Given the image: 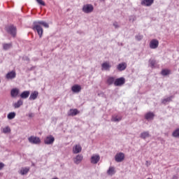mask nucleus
I'll list each match as a JSON object with an SVG mask.
<instances>
[{
	"instance_id": "obj_10",
	"label": "nucleus",
	"mask_w": 179,
	"mask_h": 179,
	"mask_svg": "<svg viewBox=\"0 0 179 179\" xmlns=\"http://www.w3.org/2000/svg\"><path fill=\"white\" fill-rule=\"evenodd\" d=\"M159 47V41L156 39H152L150 43V48L155 50Z\"/></svg>"
},
{
	"instance_id": "obj_42",
	"label": "nucleus",
	"mask_w": 179,
	"mask_h": 179,
	"mask_svg": "<svg viewBox=\"0 0 179 179\" xmlns=\"http://www.w3.org/2000/svg\"><path fill=\"white\" fill-rule=\"evenodd\" d=\"M29 117L31 118L32 117H34V115L33 113H29Z\"/></svg>"
},
{
	"instance_id": "obj_4",
	"label": "nucleus",
	"mask_w": 179,
	"mask_h": 179,
	"mask_svg": "<svg viewBox=\"0 0 179 179\" xmlns=\"http://www.w3.org/2000/svg\"><path fill=\"white\" fill-rule=\"evenodd\" d=\"M114 85L115 86H122V85H125V78L124 77H121L115 79Z\"/></svg>"
},
{
	"instance_id": "obj_29",
	"label": "nucleus",
	"mask_w": 179,
	"mask_h": 179,
	"mask_svg": "<svg viewBox=\"0 0 179 179\" xmlns=\"http://www.w3.org/2000/svg\"><path fill=\"white\" fill-rule=\"evenodd\" d=\"M15 117H16V113H15V112H10L7 115V118L8 120H13V118H15Z\"/></svg>"
},
{
	"instance_id": "obj_21",
	"label": "nucleus",
	"mask_w": 179,
	"mask_h": 179,
	"mask_svg": "<svg viewBox=\"0 0 179 179\" xmlns=\"http://www.w3.org/2000/svg\"><path fill=\"white\" fill-rule=\"evenodd\" d=\"M173 99H174V96H171L167 98H164V99H162V104H166V103H170V101H171L173 100Z\"/></svg>"
},
{
	"instance_id": "obj_25",
	"label": "nucleus",
	"mask_w": 179,
	"mask_h": 179,
	"mask_svg": "<svg viewBox=\"0 0 179 179\" xmlns=\"http://www.w3.org/2000/svg\"><path fill=\"white\" fill-rule=\"evenodd\" d=\"M107 174H108V176H114V174H115V168L113 166L109 167L107 171Z\"/></svg>"
},
{
	"instance_id": "obj_44",
	"label": "nucleus",
	"mask_w": 179,
	"mask_h": 179,
	"mask_svg": "<svg viewBox=\"0 0 179 179\" xmlns=\"http://www.w3.org/2000/svg\"><path fill=\"white\" fill-rule=\"evenodd\" d=\"M101 1H105V0H101Z\"/></svg>"
},
{
	"instance_id": "obj_34",
	"label": "nucleus",
	"mask_w": 179,
	"mask_h": 179,
	"mask_svg": "<svg viewBox=\"0 0 179 179\" xmlns=\"http://www.w3.org/2000/svg\"><path fill=\"white\" fill-rule=\"evenodd\" d=\"M122 118L121 117H112V121L113 122H120Z\"/></svg>"
},
{
	"instance_id": "obj_5",
	"label": "nucleus",
	"mask_w": 179,
	"mask_h": 179,
	"mask_svg": "<svg viewBox=\"0 0 179 179\" xmlns=\"http://www.w3.org/2000/svg\"><path fill=\"white\" fill-rule=\"evenodd\" d=\"M124 159H125V155L122 152L117 153L115 156V160L117 163H121Z\"/></svg>"
},
{
	"instance_id": "obj_23",
	"label": "nucleus",
	"mask_w": 179,
	"mask_h": 179,
	"mask_svg": "<svg viewBox=\"0 0 179 179\" xmlns=\"http://www.w3.org/2000/svg\"><path fill=\"white\" fill-rule=\"evenodd\" d=\"M114 82H115V77H108V79H107V84L109 85V86H111V85L114 84Z\"/></svg>"
},
{
	"instance_id": "obj_3",
	"label": "nucleus",
	"mask_w": 179,
	"mask_h": 179,
	"mask_svg": "<svg viewBox=\"0 0 179 179\" xmlns=\"http://www.w3.org/2000/svg\"><path fill=\"white\" fill-rule=\"evenodd\" d=\"M93 9H94L93 5L85 4L83 7V12H84V13H92V12H93Z\"/></svg>"
},
{
	"instance_id": "obj_13",
	"label": "nucleus",
	"mask_w": 179,
	"mask_h": 179,
	"mask_svg": "<svg viewBox=\"0 0 179 179\" xmlns=\"http://www.w3.org/2000/svg\"><path fill=\"white\" fill-rule=\"evenodd\" d=\"M153 2H155V0H143L141 1V5L143 6H152Z\"/></svg>"
},
{
	"instance_id": "obj_14",
	"label": "nucleus",
	"mask_w": 179,
	"mask_h": 179,
	"mask_svg": "<svg viewBox=\"0 0 179 179\" xmlns=\"http://www.w3.org/2000/svg\"><path fill=\"white\" fill-rule=\"evenodd\" d=\"M145 118L147 121H152L155 118V113L153 112H148L145 115Z\"/></svg>"
},
{
	"instance_id": "obj_31",
	"label": "nucleus",
	"mask_w": 179,
	"mask_h": 179,
	"mask_svg": "<svg viewBox=\"0 0 179 179\" xmlns=\"http://www.w3.org/2000/svg\"><path fill=\"white\" fill-rule=\"evenodd\" d=\"M29 168H24L22 169H21L20 171V174L22 176H25V174H27L29 173Z\"/></svg>"
},
{
	"instance_id": "obj_27",
	"label": "nucleus",
	"mask_w": 179,
	"mask_h": 179,
	"mask_svg": "<svg viewBox=\"0 0 179 179\" xmlns=\"http://www.w3.org/2000/svg\"><path fill=\"white\" fill-rule=\"evenodd\" d=\"M30 96V92L29 91H24L21 94L20 97L21 99H27Z\"/></svg>"
},
{
	"instance_id": "obj_41",
	"label": "nucleus",
	"mask_w": 179,
	"mask_h": 179,
	"mask_svg": "<svg viewBox=\"0 0 179 179\" xmlns=\"http://www.w3.org/2000/svg\"><path fill=\"white\" fill-rule=\"evenodd\" d=\"M5 167V164L0 162V171Z\"/></svg>"
},
{
	"instance_id": "obj_17",
	"label": "nucleus",
	"mask_w": 179,
	"mask_h": 179,
	"mask_svg": "<svg viewBox=\"0 0 179 179\" xmlns=\"http://www.w3.org/2000/svg\"><path fill=\"white\" fill-rule=\"evenodd\" d=\"M71 90L73 93H79L82 90V87L79 85H75L71 87Z\"/></svg>"
},
{
	"instance_id": "obj_26",
	"label": "nucleus",
	"mask_w": 179,
	"mask_h": 179,
	"mask_svg": "<svg viewBox=\"0 0 179 179\" xmlns=\"http://www.w3.org/2000/svg\"><path fill=\"white\" fill-rule=\"evenodd\" d=\"M102 69H104V71H108L110 68H111V66L108 62H104L101 64Z\"/></svg>"
},
{
	"instance_id": "obj_24",
	"label": "nucleus",
	"mask_w": 179,
	"mask_h": 179,
	"mask_svg": "<svg viewBox=\"0 0 179 179\" xmlns=\"http://www.w3.org/2000/svg\"><path fill=\"white\" fill-rule=\"evenodd\" d=\"M38 96V92H34L31 94L30 96H29V100H36V99H37V97Z\"/></svg>"
},
{
	"instance_id": "obj_16",
	"label": "nucleus",
	"mask_w": 179,
	"mask_h": 179,
	"mask_svg": "<svg viewBox=\"0 0 179 179\" xmlns=\"http://www.w3.org/2000/svg\"><path fill=\"white\" fill-rule=\"evenodd\" d=\"M80 152H82V147L80 146V145H76L73 148V153L74 155H78V153H80Z\"/></svg>"
},
{
	"instance_id": "obj_11",
	"label": "nucleus",
	"mask_w": 179,
	"mask_h": 179,
	"mask_svg": "<svg viewBox=\"0 0 179 179\" xmlns=\"http://www.w3.org/2000/svg\"><path fill=\"white\" fill-rule=\"evenodd\" d=\"M78 114H79L78 109H70L67 113L69 117H75V115H78Z\"/></svg>"
},
{
	"instance_id": "obj_19",
	"label": "nucleus",
	"mask_w": 179,
	"mask_h": 179,
	"mask_svg": "<svg viewBox=\"0 0 179 179\" xmlns=\"http://www.w3.org/2000/svg\"><path fill=\"white\" fill-rule=\"evenodd\" d=\"M19 92H20V90L17 88L12 89L10 91L11 97H17V96L19 94Z\"/></svg>"
},
{
	"instance_id": "obj_37",
	"label": "nucleus",
	"mask_w": 179,
	"mask_h": 179,
	"mask_svg": "<svg viewBox=\"0 0 179 179\" xmlns=\"http://www.w3.org/2000/svg\"><path fill=\"white\" fill-rule=\"evenodd\" d=\"M36 1L39 5H41L42 6H45V3L43 1V0H36Z\"/></svg>"
},
{
	"instance_id": "obj_36",
	"label": "nucleus",
	"mask_w": 179,
	"mask_h": 179,
	"mask_svg": "<svg viewBox=\"0 0 179 179\" xmlns=\"http://www.w3.org/2000/svg\"><path fill=\"white\" fill-rule=\"evenodd\" d=\"M129 20V22H132V23H134L135 20H136V16H134V15L130 16Z\"/></svg>"
},
{
	"instance_id": "obj_8",
	"label": "nucleus",
	"mask_w": 179,
	"mask_h": 179,
	"mask_svg": "<svg viewBox=\"0 0 179 179\" xmlns=\"http://www.w3.org/2000/svg\"><path fill=\"white\" fill-rule=\"evenodd\" d=\"M15 78H16V71H11L6 75V79H8V80H12Z\"/></svg>"
},
{
	"instance_id": "obj_30",
	"label": "nucleus",
	"mask_w": 179,
	"mask_h": 179,
	"mask_svg": "<svg viewBox=\"0 0 179 179\" xmlns=\"http://www.w3.org/2000/svg\"><path fill=\"white\" fill-rule=\"evenodd\" d=\"M149 64H150V68H156V60L155 59H150L149 60Z\"/></svg>"
},
{
	"instance_id": "obj_12",
	"label": "nucleus",
	"mask_w": 179,
	"mask_h": 179,
	"mask_svg": "<svg viewBox=\"0 0 179 179\" xmlns=\"http://www.w3.org/2000/svg\"><path fill=\"white\" fill-rule=\"evenodd\" d=\"M83 160V155H78L76 157L73 158V162L75 164H80Z\"/></svg>"
},
{
	"instance_id": "obj_9",
	"label": "nucleus",
	"mask_w": 179,
	"mask_h": 179,
	"mask_svg": "<svg viewBox=\"0 0 179 179\" xmlns=\"http://www.w3.org/2000/svg\"><path fill=\"white\" fill-rule=\"evenodd\" d=\"M100 161V155H94L91 157V163L92 164H97Z\"/></svg>"
},
{
	"instance_id": "obj_43",
	"label": "nucleus",
	"mask_w": 179,
	"mask_h": 179,
	"mask_svg": "<svg viewBox=\"0 0 179 179\" xmlns=\"http://www.w3.org/2000/svg\"><path fill=\"white\" fill-rule=\"evenodd\" d=\"M172 179H178V177H177V176H173Z\"/></svg>"
},
{
	"instance_id": "obj_22",
	"label": "nucleus",
	"mask_w": 179,
	"mask_h": 179,
	"mask_svg": "<svg viewBox=\"0 0 179 179\" xmlns=\"http://www.w3.org/2000/svg\"><path fill=\"white\" fill-rule=\"evenodd\" d=\"M35 22L37 24H38L41 27L43 26V27H45L46 29H48V27H50V25L45 21H35Z\"/></svg>"
},
{
	"instance_id": "obj_18",
	"label": "nucleus",
	"mask_w": 179,
	"mask_h": 179,
	"mask_svg": "<svg viewBox=\"0 0 179 179\" xmlns=\"http://www.w3.org/2000/svg\"><path fill=\"white\" fill-rule=\"evenodd\" d=\"M140 138L141 139H148V138H150V134L149 131H143L140 134Z\"/></svg>"
},
{
	"instance_id": "obj_32",
	"label": "nucleus",
	"mask_w": 179,
	"mask_h": 179,
	"mask_svg": "<svg viewBox=\"0 0 179 179\" xmlns=\"http://www.w3.org/2000/svg\"><path fill=\"white\" fill-rule=\"evenodd\" d=\"M161 74L162 76H167V75H170V71L167 69H163L161 72Z\"/></svg>"
},
{
	"instance_id": "obj_20",
	"label": "nucleus",
	"mask_w": 179,
	"mask_h": 179,
	"mask_svg": "<svg viewBox=\"0 0 179 179\" xmlns=\"http://www.w3.org/2000/svg\"><path fill=\"white\" fill-rule=\"evenodd\" d=\"M3 50H4V51H8V50H10V48H12L13 45L12 43H3Z\"/></svg>"
},
{
	"instance_id": "obj_28",
	"label": "nucleus",
	"mask_w": 179,
	"mask_h": 179,
	"mask_svg": "<svg viewBox=\"0 0 179 179\" xmlns=\"http://www.w3.org/2000/svg\"><path fill=\"white\" fill-rule=\"evenodd\" d=\"M21 106H23V101L21 99L18 100L15 103H14L13 106L15 108H20Z\"/></svg>"
},
{
	"instance_id": "obj_39",
	"label": "nucleus",
	"mask_w": 179,
	"mask_h": 179,
	"mask_svg": "<svg viewBox=\"0 0 179 179\" xmlns=\"http://www.w3.org/2000/svg\"><path fill=\"white\" fill-rule=\"evenodd\" d=\"M22 60L23 61H27V62H30V59L27 56L22 57Z\"/></svg>"
},
{
	"instance_id": "obj_7",
	"label": "nucleus",
	"mask_w": 179,
	"mask_h": 179,
	"mask_svg": "<svg viewBox=\"0 0 179 179\" xmlns=\"http://www.w3.org/2000/svg\"><path fill=\"white\" fill-rule=\"evenodd\" d=\"M28 141L30 143H34V145H38V143H40L41 142L40 138L34 136L29 137L28 138Z\"/></svg>"
},
{
	"instance_id": "obj_6",
	"label": "nucleus",
	"mask_w": 179,
	"mask_h": 179,
	"mask_svg": "<svg viewBox=\"0 0 179 179\" xmlns=\"http://www.w3.org/2000/svg\"><path fill=\"white\" fill-rule=\"evenodd\" d=\"M55 141V138H54V136H49L44 139V143L45 145H52Z\"/></svg>"
},
{
	"instance_id": "obj_35",
	"label": "nucleus",
	"mask_w": 179,
	"mask_h": 179,
	"mask_svg": "<svg viewBox=\"0 0 179 179\" xmlns=\"http://www.w3.org/2000/svg\"><path fill=\"white\" fill-rule=\"evenodd\" d=\"M9 132H10V128L9 127H6L3 129V134H9Z\"/></svg>"
},
{
	"instance_id": "obj_1",
	"label": "nucleus",
	"mask_w": 179,
	"mask_h": 179,
	"mask_svg": "<svg viewBox=\"0 0 179 179\" xmlns=\"http://www.w3.org/2000/svg\"><path fill=\"white\" fill-rule=\"evenodd\" d=\"M33 31H36L40 37H43V27L40 26L36 21L33 22V27H32Z\"/></svg>"
},
{
	"instance_id": "obj_15",
	"label": "nucleus",
	"mask_w": 179,
	"mask_h": 179,
	"mask_svg": "<svg viewBox=\"0 0 179 179\" xmlns=\"http://www.w3.org/2000/svg\"><path fill=\"white\" fill-rule=\"evenodd\" d=\"M117 71L122 72V71H125L127 69V63L122 62L117 65Z\"/></svg>"
},
{
	"instance_id": "obj_38",
	"label": "nucleus",
	"mask_w": 179,
	"mask_h": 179,
	"mask_svg": "<svg viewBox=\"0 0 179 179\" xmlns=\"http://www.w3.org/2000/svg\"><path fill=\"white\" fill-rule=\"evenodd\" d=\"M143 38V36L141 35H137L136 36V39L138 40V41H141Z\"/></svg>"
},
{
	"instance_id": "obj_40",
	"label": "nucleus",
	"mask_w": 179,
	"mask_h": 179,
	"mask_svg": "<svg viewBox=\"0 0 179 179\" xmlns=\"http://www.w3.org/2000/svg\"><path fill=\"white\" fill-rule=\"evenodd\" d=\"M113 26H114V27H115V29H119V27H120V25L118 24V22H113Z\"/></svg>"
},
{
	"instance_id": "obj_2",
	"label": "nucleus",
	"mask_w": 179,
	"mask_h": 179,
	"mask_svg": "<svg viewBox=\"0 0 179 179\" xmlns=\"http://www.w3.org/2000/svg\"><path fill=\"white\" fill-rule=\"evenodd\" d=\"M6 30L8 34H10L13 37L16 36V27L13 25H10L6 27Z\"/></svg>"
},
{
	"instance_id": "obj_33",
	"label": "nucleus",
	"mask_w": 179,
	"mask_h": 179,
	"mask_svg": "<svg viewBox=\"0 0 179 179\" xmlns=\"http://www.w3.org/2000/svg\"><path fill=\"white\" fill-rule=\"evenodd\" d=\"M173 138H179V129H176L172 134Z\"/></svg>"
}]
</instances>
